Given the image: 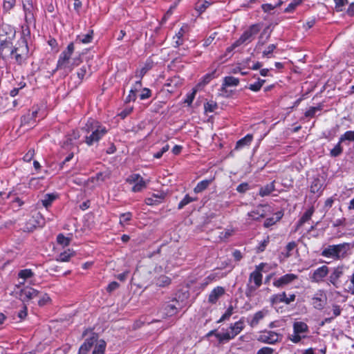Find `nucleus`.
<instances>
[{
  "label": "nucleus",
  "mask_w": 354,
  "mask_h": 354,
  "mask_svg": "<svg viewBox=\"0 0 354 354\" xmlns=\"http://www.w3.org/2000/svg\"><path fill=\"white\" fill-rule=\"evenodd\" d=\"M346 140L354 142V131H347L339 138V142H343Z\"/></svg>",
  "instance_id": "49"
},
{
  "label": "nucleus",
  "mask_w": 354,
  "mask_h": 354,
  "mask_svg": "<svg viewBox=\"0 0 354 354\" xmlns=\"http://www.w3.org/2000/svg\"><path fill=\"white\" fill-rule=\"evenodd\" d=\"M302 1L303 0H292L284 10V12H292L296 8L302 3Z\"/></svg>",
  "instance_id": "52"
},
{
  "label": "nucleus",
  "mask_w": 354,
  "mask_h": 354,
  "mask_svg": "<svg viewBox=\"0 0 354 354\" xmlns=\"http://www.w3.org/2000/svg\"><path fill=\"white\" fill-rule=\"evenodd\" d=\"M342 274V271L339 270L338 267L337 269L334 270V272L330 276V281L334 286H336V283L337 282L338 279Z\"/></svg>",
  "instance_id": "51"
},
{
  "label": "nucleus",
  "mask_w": 354,
  "mask_h": 354,
  "mask_svg": "<svg viewBox=\"0 0 354 354\" xmlns=\"http://www.w3.org/2000/svg\"><path fill=\"white\" fill-rule=\"evenodd\" d=\"M297 278V276L294 274H286L273 282L274 286L280 288L283 287Z\"/></svg>",
  "instance_id": "18"
},
{
  "label": "nucleus",
  "mask_w": 354,
  "mask_h": 354,
  "mask_svg": "<svg viewBox=\"0 0 354 354\" xmlns=\"http://www.w3.org/2000/svg\"><path fill=\"white\" fill-rule=\"evenodd\" d=\"M215 337L218 339L220 344L227 342L233 339V335H230V333H215Z\"/></svg>",
  "instance_id": "44"
},
{
  "label": "nucleus",
  "mask_w": 354,
  "mask_h": 354,
  "mask_svg": "<svg viewBox=\"0 0 354 354\" xmlns=\"http://www.w3.org/2000/svg\"><path fill=\"white\" fill-rule=\"evenodd\" d=\"M93 30H90L88 31V32L86 35H83L82 36L81 35H77L75 40V44H88L90 42H91L92 39H93Z\"/></svg>",
  "instance_id": "26"
},
{
  "label": "nucleus",
  "mask_w": 354,
  "mask_h": 354,
  "mask_svg": "<svg viewBox=\"0 0 354 354\" xmlns=\"http://www.w3.org/2000/svg\"><path fill=\"white\" fill-rule=\"evenodd\" d=\"M12 196H14L13 199L11 201L12 203H17L18 207H21L24 204V202L17 196V194L15 193L13 191L10 192L8 194H6V198H9Z\"/></svg>",
  "instance_id": "53"
},
{
  "label": "nucleus",
  "mask_w": 354,
  "mask_h": 354,
  "mask_svg": "<svg viewBox=\"0 0 354 354\" xmlns=\"http://www.w3.org/2000/svg\"><path fill=\"white\" fill-rule=\"evenodd\" d=\"M212 180H213L212 179H209V180L206 179V180L200 181L196 185V186L194 188V192L196 194H198V193L203 192L208 187V186L211 184Z\"/></svg>",
  "instance_id": "32"
},
{
  "label": "nucleus",
  "mask_w": 354,
  "mask_h": 354,
  "mask_svg": "<svg viewBox=\"0 0 354 354\" xmlns=\"http://www.w3.org/2000/svg\"><path fill=\"white\" fill-rule=\"evenodd\" d=\"M328 273V267H319L311 276L312 281L320 282Z\"/></svg>",
  "instance_id": "22"
},
{
  "label": "nucleus",
  "mask_w": 354,
  "mask_h": 354,
  "mask_svg": "<svg viewBox=\"0 0 354 354\" xmlns=\"http://www.w3.org/2000/svg\"><path fill=\"white\" fill-rule=\"evenodd\" d=\"M342 142L338 141L337 144L330 151V156L333 158H337L343 153Z\"/></svg>",
  "instance_id": "43"
},
{
  "label": "nucleus",
  "mask_w": 354,
  "mask_h": 354,
  "mask_svg": "<svg viewBox=\"0 0 354 354\" xmlns=\"http://www.w3.org/2000/svg\"><path fill=\"white\" fill-rule=\"evenodd\" d=\"M171 279L165 275H160L156 279V285L160 287H165L171 283Z\"/></svg>",
  "instance_id": "45"
},
{
  "label": "nucleus",
  "mask_w": 354,
  "mask_h": 354,
  "mask_svg": "<svg viewBox=\"0 0 354 354\" xmlns=\"http://www.w3.org/2000/svg\"><path fill=\"white\" fill-rule=\"evenodd\" d=\"M147 187V183L141 177L140 180L137 182L132 187L131 190L133 192H140Z\"/></svg>",
  "instance_id": "46"
},
{
  "label": "nucleus",
  "mask_w": 354,
  "mask_h": 354,
  "mask_svg": "<svg viewBox=\"0 0 354 354\" xmlns=\"http://www.w3.org/2000/svg\"><path fill=\"white\" fill-rule=\"evenodd\" d=\"M95 344V346L94 347L92 354H104L106 348L105 341L103 339L98 340L97 339V342Z\"/></svg>",
  "instance_id": "34"
},
{
  "label": "nucleus",
  "mask_w": 354,
  "mask_h": 354,
  "mask_svg": "<svg viewBox=\"0 0 354 354\" xmlns=\"http://www.w3.org/2000/svg\"><path fill=\"white\" fill-rule=\"evenodd\" d=\"M239 84V79L233 76H227L223 79V89L228 86H236Z\"/></svg>",
  "instance_id": "30"
},
{
  "label": "nucleus",
  "mask_w": 354,
  "mask_h": 354,
  "mask_svg": "<svg viewBox=\"0 0 354 354\" xmlns=\"http://www.w3.org/2000/svg\"><path fill=\"white\" fill-rule=\"evenodd\" d=\"M16 36V30L12 26L2 22L0 24V39L1 37L6 39L14 40Z\"/></svg>",
  "instance_id": "10"
},
{
  "label": "nucleus",
  "mask_w": 354,
  "mask_h": 354,
  "mask_svg": "<svg viewBox=\"0 0 354 354\" xmlns=\"http://www.w3.org/2000/svg\"><path fill=\"white\" fill-rule=\"evenodd\" d=\"M153 60L150 58L147 59L144 66L140 70H136V77L142 80L146 73L153 68Z\"/></svg>",
  "instance_id": "23"
},
{
  "label": "nucleus",
  "mask_w": 354,
  "mask_h": 354,
  "mask_svg": "<svg viewBox=\"0 0 354 354\" xmlns=\"http://www.w3.org/2000/svg\"><path fill=\"white\" fill-rule=\"evenodd\" d=\"M253 140V136L252 134H247L245 137L239 140L236 143L234 149L239 150L245 147L250 145Z\"/></svg>",
  "instance_id": "25"
},
{
  "label": "nucleus",
  "mask_w": 354,
  "mask_h": 354,
  "mask_svg": "<svg viewBox=\"0 0 354 354\" xmlns=\"http://www.w3.org/2000/svg\"><path fill=\"white\" fill-rule=\"evenodd\" d=\"M133 106L126 107L123 110H122L118 115L120 117L121 119H124L127 118L132 111H133Z\"/></svg>",
  "instance_id": "62"
},
{
  "label": "nucleus",
  "mask_w": 354,
  "mask_h": 354,
  "mask_svg": "<svg viewBox=\"0 0 354 354\" xmlns=\"http://www.w3.org/2000/svg\"><path fill=\"white\" fill-rule=\"evenodd\" d=\"M272 26V24H270L269 25H268L263 30V31L261 32L259 37V41L257 42V46H263L264 44H266L268 41L270 39V36H271V33L272 32V29H271L270 30V32H268V35L266 37L265 39L263 40V36L265 35L266 33H267V30L268 29H270V28Z\"/></svg>",
  "instance_id": "27"
},
{
  "label": "nucleus",
  "mask_w": 354,
  "mask_h": 354,
  "mask_svg": "<svg viewBox=\"0 0 354 354\" xmlns=\"http://www.w3.org/2000/svg\"><path fill=\"white\" fill-rule=\"evenodd\" d=\"M68 137H70L73 141L77 140L80 138V132L77 129H73L71 132L67 133L66 134Z\"/></svg>",
  "instance_id": "64"
},
{
  "label": "nucleus",
  "mask_w": 354,
  "mask_h": 354,
  "mask_svg": "<svg viewBox=\"0 0 354 354\" xmlns=\"http://www.w3.org/2000/svg\"><path fill=\"white\" fill-rule=\"evenodd\" d=\"M335 3V10L337 12H342L343 7L348 3V0H334Z\"/></svg>",
  "instance_id": "60"
},
{
  "label": "nucleus",
  "mask_w": 354,
  "mask_h": 354,
  "mask_svg": "<svg viewBox=\"0 0 354 354\" xmlns=\"http://www.w3.org/2000/svg\"><path fill=\"white\" fill-rule=\"evenodd\" d=\"M274 190V181L268 183L259 189V194L263 197L270 195Z\"/></svg>",
  "instance_id": "29"
},
{
  "label": "nucleus",
  "mask_w": 354,
  "mask_h": 354,
  "mask_svg": "<svg viewBox=\"0 0 354 354\" xmlns=\"http://www.w3.org/2000/svg\"><path fill=\"white\" fill-rule=\"evenodd\" d=\"M18 276L19 278L26 280L29 278H31L33 276V272H32V270L30 269H25V270H21L19 272ZM24 281L25 282V281Z\"/></svg>",
  "instance_id": "55"
},
{
  "label": "nucleus",
  "mask_w": 354,
  "mask_h": 354,
  "mask_svg": "<svg viewBox=\"0 0 354 354\" xmlns=\"http://www.w3.org/2000/svg\"><path fill=\"white\" fill-rule=\"evenodd\" d=\"M28 53V44L18 41L10 51L9 57L11 59H14L17 65L22 66L26 63Z\"/></svg>",
  "instance_id": "3"
},
{
  "label": "nucleus",
  "mask_w": 354,
  "mask_h": 354,
  "mask_svg": "<svg viewBox=\"0 0 354 354\" xmlns=\"http://www.w3.org/2000/svg\"><path fill=\"white\" fill-rule=\"evenodd\" d=\"M38 109L32 111V113L28 112L27 114L21 116V125H31L35 122V119L37 117Z\"/></svg>",
  "instance_id": "21"
},
{
  "label": "nucleus",
  "mask_w": 354,
  "mask_h": 354,
  "mask_svg": "<svg viewBox=\"0 0 354 354\" xmlns=\"http://www.w3.org/2000/svg\"><path fill=\"white\" fill-rule=\"evenodd\" d=\"M45 224L44 218L39 213L33 215L26 223L24 227V232H32L38 227H42Z\"/></svg>",
  "instance_id": "8"
},
{
  "label": "nucleus",
  "mask_w": 354,
  "mask_h": 354,
  "mask_svg": "<svg viewBox=\"0 0 354 354\" xmlns=\"http://www.w3.org/2000/svg\"><path fill=\"white\" fill-rule=\"evenodd\" d=\"M277 44H270L262 53L263 57L272 58L274 57L273 52L277 48Z\"/></svg>",
  "instance_id": "47"
},
{
  "label": "nucleus",
  "mask_w": 354,
  "mask_h": 354,
  "mask_svg": "<svg viewBox=\"0 0 354 354\" xmlns=\"http://www.w3.org/2000/svg\"><path fill=\"white\" fill-rule=\"evenodd\" d=\"M315 212V209H314V207L312 206L310 207V208H308L304 213V214L301 216V217L299 219V221H297L296 225H295V232H297L299 230V228L307 221H308L313 213Z\"/></svg>",
  "instance_id": "19"
},
{
  "label": "nucleus",
  "mask_w": 354,
  "mask_h": 354,
  "mask_svg": "<svg viewBox=\"0 0 354 354\" xmlns=\"http://www.w3.org/2000/svg\"><path fill=\"white\" fill-rule=\"evenodd\" d=\"M250 217H252L253 220L258 221L260 218H263L266 216V213L263 209H262V207H258L256 210L252 211L248 214Z\"/></svg>",
  "instance_id": "38"
},
{
  "label": "nucleus",
  "mask_w": 354,
  "mask_h": 354,
  "mask_svg": "<svg viewBox=\"0 0 354 354\" xmlns=\"http://www.w3.org/2000/svg\"><path fill=\"white\" fill-rule=\"evenodd\" d=\"M216 77V71L207 73L203 77V83L204 84H208L212 79Z\"/></svg>",
  "instance_id": "63"
},
{
  "label": "nucleus",
  "mask_w": 354,
  "mask_h": 354,
  "mask_svg": "<svg viewBox=\"0 0 354 354\" xmlns=\"http://www.w3.org/2000/svg\"><path fill=\"white\" fill-rule=\"evenodd\" d=\"M259 287L254 285H251V283L248 282L245 292L246 297L251 299L254 296V292Z\"/></svg>",
  "instance_id": "54"
},
{
  "label": "nucleus",
  "mask_w": 354,
  "mask_h": 354,
  "mask_svg": "<svg viewBox=\"0 0 354 354\" xmlns=\"http://www.w3.org/2000/svg\"><path fill=\"white\" fill-rule=\"evenodd\" d=\"M13 46V40L6 39V37L5 39L1 37L0 39V58L3 60H6Z\"/></svg>",
  "instance_id": "12"
},
{
  "label": "nucleus",
  "mask_w": 354,
  "mask_h": 354,
  "mask_svg": "<svg viewBox=\"0 0 354 354\" xmlns=\"http://www.w3.org/2000/svg\"><path fill=\"white\" fill-rule=\"evenodd\" d=\"M197 200V197H191L189 194H186L185 197L178 203V209H182L185 205H188L192 202L196 201Z\"/></svg>",
  "instance_id": "41"
},
{
  "label": "nucleus",
  "mask_w": 354,
  "mask_h": 354,
  "mask_svg": "<svg viewBox=\"0 0 354 354\" xmlns=\"http://www.w3.org/2000/svg\"><path fill=\"white\" fill-rule=\"evenodd\" d=\"M69 236H65L63 234L60 233L57 236V242L58 244L66 247L70 245L72 241V234H68Z\"/></svg>",
  "instance_id": "31"
},
{
  "label": "nucleus",
  "mask_w": 354,
  "mask_h": 354,
  "mask_svg": "<svg viewBox=\"0 0 354 354\" xmlns=\"http://www.w3.org/2000/svg\"><path fill=\"white\" fill-rule=\"evenodd\" d=\"M294 333H307L308 331V325L303 322H296L293 324Z\"/></svg>",
  "instance_id": "33"
},
{
  "label": "nucleus",
  "mask_w": 354,
  "mask_h": 354,
  "mask_svg": "<svg viewBox=\"0 0 354 354\" xmlns=\"http://www.w3.org/2000/svg\"><path fill=\"white\" fill-rule=\"evenodd\" d=\"M179 303L177 300H173L171 303L164 304L158 313L162 318L171 317L178 313Z\"/></svg>",
  "instance_id": "9"
},
{
  "label": "nucleus",
  "mask_w": 354,
  "mask_h": 354,
  "mask_svg": "<svg viewBox=\"0 0 354 354\" xmlns=\"http://www.w3.org/2000/svg\"><path fill=\"white\" fill-rule=\"evenodd\" d=\"M263 267H257V270L252 272L250 274L249 277V283H252V281L254 283V286L257 287H260L262 283V274L261 270H263Z\"/></svg>",
  "instance_id": "20"
},
{
  "label": "nucleus",
  "mask_w": 354,
  "mask_h": 354,
  "mask_svg": "<svg viewBox=\"0 0 354 354\" xmlns=\"http://www.w3.org/2000/svg\"><path fill=\"white\" fill-rule=\"evenodd\" d=\"M323 185V180L319 176L315 177L311 183L310 191L313 194L317 193L319 196H320L324 189Z\"/></svg>",
  "instance_id": "16"
},
{
  "label": "nucleus",
  "mask_w": 354,
  "mask_h": 354,
  "mask_svg": "<svg viewBox=\"0 0 354 354\" xmlns=\"http://www.w3.org/2000/svg\"><path fill=\"white\" fill-rule=\"evenodd\" d=\"M24 285V281L19 282L16 285V288L13 291L15 296L22 301L24 303L28 302L39 295V292L28 286L21 288V286Z\"/></svg>",
  "instance_id": "5"
},
{
  "label": "nucleus",
  "mask_w": 354,
  "mask_h": 354,
  "mask_svg": "<svg viewBox=\"0 0 354 354\" xmlns=\"http://www.w3.org/2000/svg\"><path fill=\"white\" fill-rule=\"evenodd\" d=\"M261 24H254L250 26L236 40L237 43L241 46L244 43L251 42L254 36L261 30Z\"/></svg>",
  "instance_id": "6"
},
{
  "label": "nucleus",
  "mask_w": 354,
  "mask_h": 354,
  "mask_svg": "<svg viewBox=\"0 0 354 354\" xmlns=\"http://www.w3.org/2000/svg\"><path fill=\"white\" fill-rule=\"evenodd\" d=\"M266 313L263 311H258L257 312L252 319L251 320H248L250 326L251 327H254L259 323V321L261 320L265 317Z\"/></svg>",
  "instance_id": "35"
},
{
  "label": "nucleus",
  "mask_w": 354,
  "mask_h": 354,
  "mask_svg": "<svg viewBox=\"0 0 354 354\" xmlns=\"http://www.w3.org/2000/svg\"><path fill=\"white\" fill-rule=\"evenodd\" d=\"M234 308L232 305H230L225 313L222 315L220 319L218 321V323H221L225 320L229 319L231 315L233 314Z\"/></svg>",
  "instance_id": "57"
},
{
  "label": "nucleus",
  "mask_w": 354,
  "mask_h": 354,
  "mask_svg": "<svg viewBox=\"0 0 354 354\" xmlns=\"http://www.w3.org/2000/svg\"><path fill=\"white\" fill-rule=\"evenodd\" d=\"M282 3V0H277L274 3H263L261 5V9L264 12H269L270 10L281 6Z\"/></svg>",
  "instance_id": "36"
},
{
  "label": "nucleus",
  "mask_w": 354,
  "mask_h": 354,
  "mask_svg": "<svg viewBox=\"0 0 354 354\" xmlns=\"http://www.w3.org/2000/svg\"><path fill=\"white\" fill-rule=\"evenodd\" d=\"M217 108H218V104L214 101L211 100L209 102H207L204 103V109H205V113H207V112L212 113Z\"/></svg>",
  "instance_id": "48"
},
{
  "label": "nucleus",
  "mask_w": 354,
  "mask_h": 354,
  "mask_svg": "<svg viewBox=\"0 0 354 354\" xmlns=\"http://www.w3.org/2000/svg\"><path fill=\"white\" fill-rule=\"evenodd\" d=\"M16 0H3V10L4 12H10L15 6Z\"/></svg>",
  "instance_id": "50"
},
{
  "label": "nucleus",
  "mask_w": 354,
  "mask_h": 354,
  "mask_svg": "<svg viewBox=\"0 0 354 354\" xmlns=\"http://www.w3.org/2000/svg\"><path fill=\"white\" fill-rule=\"evenodd\" d=\"M260 340L266 344H274L279 341V335L273 331H270L266 334L261 335Z\"/></svg>",
  "instance_id": "24"
},
{
  "label": "nucleus",
  "mask_w": 354,
  "mask_h": 354,
  "mask_svg": "<svg viewBox=\"0 0 354 354\" xmlns=\"http://www.w3.org/2000/svg\"><path fill=\"white\" fill-rule=\"evenodd\" d=\"M132 218V213L130 212L122 213L120 216V224L122 225H124V223H126L129 221H130Z\"/></svg>",
  "instance_id": "56"
},
{
  "label": "nucleus",
  "mask_w": 354,
  "mask_h": 354,
  "mask_svg": "<svg viewBox=\"0 0 354 354\" xmlns=\"http://www.w3.org/2000/svg\"><path fill=\"white\" fill-rule=\"evenodd\" d=\"M327 301V296L324 290H318L312 298V304L317 310L324 308Z\"/></svg>",
  "instance_id": "11"
},
{
  "label": "nucleus",
  "mask_w": 354,
  "mask_h": 354,
  "mask_svg": "<svg viewBox=\"0 0 354 354\" xmlns=\"http://www.w3.org/2000/svg\"><path fill=\"white\" fill-rule=\"evenodd\" d=\"M296 295L295 294L289 295L287 297L285 292L281 293L276 294L272 296L271 302L274 304L285 303L286 304H290L291 302L295 300Z\"/></svg>",
  "instance_id": "13"
},
{
  "label": "nucleus",
  "mask_w": 354,
  "mask_h": 354,
  "mask_svg": "<svg viewBox=\"0 0 354 354\" xmlns=\"http://www.w3.org/2000/svg\"><path fill=\"white\" fill-rule=\"evenodd\" d=\"M75 44L74 41L69 43L66 48L60 54L57 60L56 68L53 70V73L57 70L66 68V64L69 61L75 50Z\"/></svg>",
  "instance_id": "7"
},
{
  "label": "nucleus",
  "mask_w": 354,
  "mask_h": 354,
  "mask_svg": "<svg viewBox=\"0 0 354 354\" xmlns=\"http://www.w3.org/2000/svg\"><path fill=\"white\" fill-rule=\"evenodd\" d=\"M167 196V194L162 192L159 194H153L151 197H147L145 200V203L147 205H158L162 203Z\"/></svg>",
  "instance_id": "15"
},
{
  "label": "nucleus",
  "mask_w": 354,
  "mask_h": 354,
  "mask_svg": "<svg viewBox=\"0 0 354 354\" xmlns=\"http://www.w3.org/2000/svg\"><path fill=\"white\" fill-rule=\"evenodd\" d=\"M58 195L57 194H46L44 195V198L41 200V203L46 209H48L51 206L53 202L55 201Z\"/></svg>",
  "instance_id": "28"
},
{
  "label": "nucleus",
  "mask_w": 354,
  "mask_h": 354,
  "mask_svg": "<svg viewBox=\"0 0 354 354\" xmlns=\"http://www.w3.org/2000/svg\"><path fill=\"white\" fill-rule=\"evenodd\" d=\"M244 328L243 319L241 318L239 321L235 322L234 324H231L230 329L234 332V335L239 334L241 330Z\"/></svg>",
  "instance_id": "39"
},
{
  "label": "nucleus",
  "mask_w": 354,
  "mask_h": 354,
  "mask_svg": "<svg viewBox=\"0 0 354 354\" xmlns=\"http://www.w3.org/2000/svg\"><path fill=\"white\" fill-rule=\"evenodd\" d=\"M225 294V289L221 286H217L214 288L209 295L208 302L211 304H215L218 300Z\"/></svg>",
  "instance_id": "17"
},
{
  "label": "nucleus",
  "mask_w": 354,
  "mask_h": 354,
  "mask_svg": "<svg viewBox=\"0 0 354 354\" xmlns=\"http://www.w3.org/2000/svg\"><path fill=\"white\" fill-rule=\"evenodd\" d=\"M32 7L33 6L32 2L29 1L28 6H27L26 4L23 5L24 10L26 12L25 23L21 26V36L18 41L27 44H28V42L31 40L30 24L32 21H33L34 24L35 25V19L34 18L33 13L32 12Z\"/></svg>",
  "instance_id": "2"
},
{
  "label": "nucleus",
  "mask_w": 354,
  "mask_h": 354,
  "mask_svg": "<svg viewBox=\"0 0 354 354\" xmlns=\"http://www.w3.org/2000/svg\"><path fill=\"white\" fill-rule=\"evenodd\" d=\"M350 250V244L344 243L338 245H328L325 248L322 255L326 257H330L335 259L344 258L347 255L348 251Z\"/></svg>",
  "instance_id": "4"
},
{
  "label": "nucleus",
  "mask_w": 354,
  "mask_h": 354,
  "mask_svg": "<svg viewBox=\"0 0 354 354\" xmlns=\"http://www.w3.org/2000/svg\"><path fill=\"white\" fill-rule=\"evenodd\" d=\"M81 130L86 135L84 140L80 143H86L88 147L97 145L100 140L108 133L106 127L97 120L89 118L85 125L82 127Z\"/></svg>",
  "instance_id": "1"
},
{
  "label": "nucleus",
  "mask_w": 354,
  "mask_h": 354,
  "mask_svg": "<svg viewBox=\"0 0 354 354\" xmlns=\"http://www.w3.org/2000/svg\"><path fill=\"white\" fill-rule=\"evenodd\" d=\"M209 5L210 3L206 0H198L195 4V9L201 14L205 11Z\"/></svg>",
  "instance_id": "37"
},
{
  "label": "nucleus",
  "mask_w": 354,
  "mask_h": 354,
  "mask_svg": "<svg viewBox=\"0 0 354 354\" xmlns=\"http://www.w3.org/2000/svg\"><path fill=\"white\" fill-rule=\"evenodd\" d=\"M74 256V252H71L70 250L68 251H64L59 254L57 258V260L60 262H66L70 260L71 257Z\"/></svg>",
  "instance_id": "42"
},
{
  "label": "nucleus",
  "mask_w": 354,
  "mask_h": 354,
  "mask_svg": "<svg viewBox=\"0 0 354 354\" xmlns=\"http://www.w3.org/2000/svg\"><path fill=\"white\" fill-rule=\"evenodd\" d=\"M75 146L74 141L66 135L65 140L61 143V147L66 151H71Z\"/></svg>",
  "instance_id": "40"
},
{
  "label": "nucleus",
  "mask_w": 354,
  "mask_h": 354,
  "mask_svg": "<svg viewBox=\"0 0 354 354\" xmlns=\"http://www.w3.org/2000/svg\"><path fill=\"white\" fill-rule=\"evenodd\" d=\"M97 339H98V335L96 333H93L91 337L86 339L80 346L78 354H87L97 342Z\"/></svg>",
  "instance_id": "14"
},
{
  "label": "nucleus",
  "mask_w": 354,
  "mask_h": 354,
  "mask_svg": "<svg viewBox=\"0 0 354 354\" xmlns=\"http://www.w3.org/2000/svg\"><path fill=\"white\" fill-rule=\"evenodd\" d=\"M109 174H105L104 172H98L96 175L91 178V181L93 182L95 180H100L102 182L105 181L106 179L109 178Z\"/></svg>",
  "instance_id": "58"
},
{
  "label": "nucleus",
  "mask_w": 354,
  "mask_h": 354,
  "mask_svg": "<svg viewBox=\"0 0 354 354\" xmlns=\"http://www.w3.org/2000/svg\"><path fill=\"white\" fill-rule=\"evenodd\" d=\"M141 93L139 95L140 100H144L149 98L151 96L152 91L148 88H143L141 90Z\"/></svg>",
  "instance_id": "59"
},
{
  "label": "nucleus",
  "mask_w": 354,
  "mask_h": 354,
  "mask_svg": "<svg viewBox=\"0 0 354 354\" xmlns=\"http://www.w3.org/2000/svg\"><path fill=\"white\" fill-rule=\"evenodd\" d=\"M142 176L139 174H133L130 175L126 180V181L130 184H136L140 180Z\"/></svg>",
  "instance_id": "61"
}]
</instances>
